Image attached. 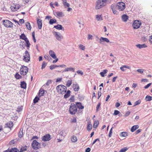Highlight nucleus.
<instances>
[{
	"label": "nucleus",
	"mask_w": 152,
	"mask_h": 152,
	"mask_svg": "<svg viewBox=\"0 0 152 152\" xmlns=\"http://www.w3.org/2000/svg\"><path fill=\"white\" fill-rule=\"evenodd\" d=\"M111 0H98L96 3L95 8L96 10L99 9L110 3Z\"/></svg>",
	"instance_id": "f257e3e1"
},
{
	"label": "nucleus",
	"mask_w": 152,
	"mask_h": 152,
	"mask_svg": "<svg viewBox=\"0 0 152 152\" xmlns=\"http://www.w3.org/2000/svg\"><path fill=\"white\" fill-rule=\"evenodd\" d=\"M56 90L57 92L59 94H64L66 91L67 88L66 87L62 85H58L56 87Z\"/></svg>",
	"instance_id": "f03ea898"
},
{
	"label": "nucleus",
	"mask_w": 152,
	"mask_h": 152,
	"mask_svg": "<svg viewBox=\"0 0 152 152\" xmlns=\"http://www.w3.org/2000/svg\"><path fill=\"white\" fill-rule=\"evenodd\" d=\"M69 111L72 115L75 114L77 111V108L76 105L74 103H71L69 108Z\"/></svg>",
	"instance_id": "7ed1b4c3"
},
{
	"label": "nucleus",
	"mask_w": 152,
	"mask_h": 152,
	"mask_svg": "<svg viewBox=\"0 0 152 152\" xmlns=\"http://www.w3.org/2000/svg\"><path fill=\"white\" fill-rule=\"evenodd\" d=\"M115 7L119 11H122L125 8V4L123 2H119L117 3Z\"/></svg>",
	"instance_id": "20e7f679"
},
{
	"label": "nucleus",
	"mask_w": 152,
	"mask_h": 152,
	"mask_svg": "<svg viewBox=\"0 0 152 152\" xmlns=\"http://www.w3.org/2000/svg\"><path fill=\"white\" fill-rule=\"evenodd\" d=\"M28 71V68L25 66H22L20 70V74L23 75H26Z\"/></svg>",
	"instance_id": "39448f33"
},
{
	"label": "nucleus",
	"mask_w": 152,
	"mask_h": 152,
	"mask_svg": "<svg viewBox=\"0 0 152 152\" xmlns=\"http://www.w3.org/2000/svg\"><path fill=\"white\" fill-rule=\"evenodd\" d=\"M23 56V60L26 62H28L30 60V56L28 51H25Z\"/></svg>",
	"instance_id": "423d86ee"
},
{
	"label": "nucleus",
	"mask_w": 152,
	"mask_h": 152,
	"mask_svg": "<svg viewBox=\"0 0 152 152\" xmlns=\"http://www.w3.org/2000/svg\"><path fill=\"white\" fill-rule=\"evenodd\" d=\"M3 24L7 28H12L13 26V23L8 20H3Z\"/></svg>",
	"instance_id": "0eeeda50"
},
{
	"label": "nucleus",
	"mask_w": 152,
	"mask_h": 152,
	"mask_svg": "<svg viewBox=\"0 0 152 152\" xmlns=\"http://www.w3.org/2000/svg\"><path fill=\"white\" fill-rule=\"evenodd\" d=\"M21 7L19 4H13L10 7V8L11 10L13 12H15L17 11Z\"/></svg>",
	"instance_id": "6e6552de"
},
{
	"label": "nucleus",
	"mask_w": 152,
	"mask_h": 152,
	"mask_svg": "<svg viewBox=\"0 0 152 152\" xmlns=\"http://www.w3.org/2000/svg\"><path fill=\"white\" fill-rule=\"evenodd\" d=\"M141 24V22L140 21L135 20L133 24V26L134 28L137 29L140 27Z\"/></svg>",
	"instance_id": "1a4fd4ad"
},
{
	"label": "nucleus",
	"mask_w": 152,
	"mask_h": 152,
	"mask_svg": "<svg viewBox=\"0 0 152 152\" xmlns=\"http://www.w3.org/2000/svg\"><path fill=\"white\" fill-rule=\"evenodd\" d=\"M53 34L56 39L58 41H61L63 39V37L59 33L55 32Z\"/></svg>",
	"instance_id": "9d476101"
},
{
	"label": "nucleus",
	"mask_w": 152,
	"mask_h": 152,
	"mask_svg": "<svg viewBox=\"0 0 152 152\" xmlns=\"http://www.w3.org/2000/svg\"><path fill=\"white\" fill-rule=\"evenodd\" d=\"M33 148L35 149H38L40 146V144L36 140H34L32 144Z\"/></svg>",
	"instance_id": "9b49d317"
},
{
	"label": "nucleus",
	"mask_w": 152,
	"mask_h": 152,
	"mask_svg": "<svg viewBox=\"0 0 152 152\" xmlns=\"http://www.w3.org/2000/svg\"><path fill=\"white\" fill-rule=\"evenodd\" d=\"M50 135L49 134L43 136L42 138V140L44 141H48L51 139Z\"/></svg>",
	"instance_id": "f8f14e48"
},
{
	"label": "nucleus",
	"mask_w": 152,
	"mask_h": 152,
	"mask_svg": "<svg viewBox=\"0 0 152 152\" xmlns=\"http://www.w3.org/2000/svg\"><path fill=\"white\" fill-rule=\"evenodd\" d=\"M54 14L57 17H63L64 16V13L62 12H56Z\"/></svg>",
	"instance_id": "ddd939ff"
},
{
	"label": "nucleus",
	"mask_w": 152,
	"mask_h": 152,
	"mask_svg": "<svg viewBox=\"0 0 152 152\" xmlns=\"http://www.w3.org/2000/svg\"><path fill=\"white\" fill-rule=\"evenodd\" d=\"M72 88L75 91H78L79 90V87L78 84L76 83H74L72 85Z\"/></svg>",
	"instance_id": "4468645a"
},
{
	"label": "nucleus",
	"mask_w": 152,
	"mask_h": 152,
	"mask_svg": "<svg viewBox=\"0 0 152 152\" xmlns=\"http://www.w3.org/2000/svg\"><path fill=\"white\" fill-rule=\"evenodd\" d=\"M78 109H83L84 108V107L82 105V104L81 102H77L76 103V104H75Z\"/></svg>",
	"instance_id": "2eb2a0df"
},
{
	"label": "nucleus",
	"mask_w": 152,
	"mask_h": 152,
	"mask_svg": "<svg viewBox=\"0 0 152 152\" xmlns=\"http://www.w3.org/2000/svg\"><path fill=\"white\" fill-rule=\"evenodd\" d=\"M37 24L38 26V28L41 29L42 26V21L40 19H37Z\"/></svg>",
	"instance_id": "dca6fc26"
},
{
	"label": "nucleus",
	"mask_w": 152,
	"mask_h": 152,
	"mask_svg": "<svg viewBox=\"0 0 152 152\" xmlns=\"http://www.w3.org/2000/svg\"><path fill=\"white\" fill-rule=\"evenodd\" d=\"M125 68L130 69L131 67L130 66L126 65H122L120 67V69L123 72H124L126 71V69Z\"/></svg>",
	"instance_id": "f3484780"
},
{
	"label": "nucleus",
	"mask_w": 152,
	"mask_h": 152,
	"mask_svg": "<svg viewBox=\"0 0 152 152\" xmlns=\"http://www.w3.org/2000/svg\"><path fill=\"white\" fill-rule=\"evenodd\" d=\"M45 91L42 88H41L39 91L38 96L39 97L44 96Z\"/></svg>",
	"instance_id": "a211bd4d"
},
{
	"label": "nucleus",
	"mask_w": 152,
	"mask_h": 152,
	"mask_svg": "<svg viewBox=\"0 0 152 152\" xmlns=\"http://www.w3.org/2000/svg\"><path fill=\"white\" fill-rule=\"evenodd\" d=\"M136 46L137 47L140 49L145 48L147 47V46L145 44H138L136 45Z\"/></svg>",
	"instance_id": "6ab92c4d"
},
{
	"label": "nucleus",
	"mask_w": 152,
	"mask_h": 152,
	"mask_svg": "<svg viewBox=\"0 0 152 152\" xmlns=\"http://www.w3.org/2000/svg\"><path fill=\"white\" fill-rule=\"evenodd\" d=\"M49 54L50 56L54 59L56 58V56L54 52L52 50H50L49 51Z\"/></svg>",
	"instance_id": "aec40b11"
},
{
	"label": "nucleus",
	"mask_w": 152,
	"mask_h": 152,
	"mask_svg": "<svg viewBox=\"0 0 152 152\" xmlns=\"http://www.w3.org/2000/svg\"><path fill=\"white\" fill-rule=\"evenodd\" d=\"M54 5L56 7H58L59 5L58 2H55L54 3H53L52 2H51L50 3V5L52 8H54L55 7L54 6Z\"/></svg>",
	"instance_id": "412c9836"
},
{
	"label": "nucleus",
	"mask_w": 152,
	"mask_h": 152,
	"mask_svg": "<svg viewBox=\"0 0 152 152\" xmlns=\"http://www.w3.org/2000/svg\"><path fill=\"white\" fill-rule=\"evenodd\" d=\"M54 28H55L59 30H64V28L62 27V25L60 24H58L56 26H55L54 27Z\"/></svg>",
	"instance_id": "4be33fe9"
},
{
	"label": "nucleus",
	"mask_w": 152,
	"mask_h": 152,
	"mask_svg": "<svg viewBox=\"0 0 152 152\" xmlns=\"http://www.w3.org/2000/svg\"><path fill=\"white\" fill-rule=\"evenodd\" d=\"M28 149V147L27 146H22L19 152H24V151H27Z\"/></svg>",
	"instance_id": "5701e85b"
},
{
	"label": "nucleus",
	"mask_w": 152,
	"mask_h": 152,
	"mask_svg": "<svg viewBox=\"0 0 152 152\" xmlns=\"http://www.w3.org/2000/svg\"><path fill=\"white\" fill-rule=\"evenodd\" d=\"M25 41L26 43V46L27 47V49L28 50H29L30 48V46L31 45V44L28 39L26 40H25Z\"/></svg>",
	"instance_id": "b1692460"
},
{
	"label": "nucleus",
	"mask_w": 152,
	"mask_h": 152,
	"mask_svg": "<svg viewBox=\"0 0 152 152\" xmlns=\"http://www.w3.org/2000/svg\"><path fill=\"white\" fill-rule=\"evenodd\" d=\"M139 127V126L137 125H134L132 126L131 129V131L132 132H134L137 129H138Z\"/></svg>",
	"instance_id": "393cba45"
},
{
	"label": "nucleus",
	"mask_w": 152,
	"mask_h": 152,
	"mask_svg": "<svg viewBox=\"0 0 152 152\" xmlns=\"http://www.w3.org/2000/svg\"><path fill=\"white\" fill-rule=\"evenodd\" d=\"M99 40L101 42L105 41L106 42H110L109 40L108 39L106 38L103 37H102L100 38Z\"/></svg>",
	"instance_id": "a878e982"
},
{
	"label": "nucleus",
	"mask_w": 152,
	"mask_h": 152,
	"mask_svg": "<svg viewBox=\"0 0 152 152\" xmlns=\"http://www.w3.org/2000/svg\"><path fill=\"white\" fill-rule=\"evenodd\" d=\"M21 87L23 89H26V84L24 81L21 82L20 83Z\"/></svg>",
	"instance_id": "bb28decb"
},
{
	"label": "nucleus",
	"mask_w": 152,
	"mask_h": 152,
	"mask_svg": "<svg viewBox=\"0 0 152 152\" xmlns=\"http://www.w3.org/2000/svg\"><path fill=\"white\" fill-rule=\"evenodd\" d=\"M59 134L61 136L64 137L66 135V132L65 130H62L60 132Z\"/></svg>",
	"instance_id": "cd10ccee"
},
{
	"label": "nucleus",
	"mask_w": 152,
	"mask_h": 152,
	"mask_svg": "<svg viewBox=\"0 0 152 152\" xmlns=\"http://www.w3.org/2000/svg\"><path fill=\"white\" fill-rule=\"evenodd\" d=\"M75 69L72 67L67 68L64 69L63 72H68L69 71H72L74 72Z\"/></svg>",
	"instance_id": "c85d7f7f"
},
{
	"label": "nucleus",
	"mask_w": 152,
	"mask_h": 152,
	"mask_svg": "<svg viewBox=\"0 0 152 152\" xmlns=\"http://www.w3.org/2000/svg\"><path fill=\"white\" fill-rule=\"evenodd\" d=\"M111 8L114 14H116L117 13V11L115 10V9L116 8L115 7H114V5L112 4L111 6Z\"/></svg>",
	"instance_id": "c756f323"
},
{
	"label": "nucleus",
	"mask_w": 152,
	"mask_h": 152,
	"mask_svg": "<svg viewBox=\"0 0 152 152\" xmlns=\"http://www.w3.org/2000/svg\"><path fill=\"white\" fill-rule=\"evenodd\" d=\"M77 138L76 136L73 135L72 137L71 138V140L72 142H76L77 141Z\"/></svg>",
	"instance_id": "7c9ffc66"
},
{
	"label": "nucleus",
	"mask_w": 152,
	"mask_h": 152,
	"mask_svg": "<svg viewBox=\"0 0 152 152\" xmlns=\"http://www.w3.org/2000/svg\"><path fill=\"white\" fill-rule=\"evenodd\" d=\"M72 83V80L71 79L68 80L66 82V86L69 87L71 85Z\"/></svg>",
	"instance_id": "2f4dec72"
},
{
	"label": "nucleus",
	"mask_w": 152,
	"mask_h": 152,
	"mask_svg": "<svg viewBox=\"0 0 152 152\" xmlns=\"http://www.w3.org/2000/svg\"><path fill=\"white\" fill-rule=\"evenodd\" d=\"M6 125L8 127L11 128L12 127L13 124L12 122L10 121Z\"/></svg>",
	"instance_id": "473e14b6"
},
{
	"label": "nucleus",
	"mask_w": 152,
	"mask_h": 152,
	"mask_svg": "<svg viewBox=\"0 0 152 152\" xmlns=\"http://www.w3.org/2000/svg\"><path fill=\"white\" fill-rule=\"evenodd\" d=\"M20 39L23 40L25 41L27 39V38L26 37L24 34H22L20 36Z\"/></svg>",
	"instance_id": "72a5a7b5"
},
{
	"label": "nucleus",
	"mask_w": 152,
	"mask_h": 152,
	"mask_svg": "<svg viewBox=\"0 0 152 152\" xmlns=\"http://www.w3.org/2000/svg\"><path fill=\"white\" fill-rule=\"evenodd\" d=\"M71 92L70 90L67 91L66 93L64 95V97L65 99H66L69 97L70 96V94Z\"/></svg>",
	"instance_id": "f704fd0d"
},
{
	"label": "nucleus",
	"mask_w": 152,
	"mask_h": 152,
	"mask_svg": "<svg viewBox=\"0 0 152 152\" xmlns=\"http://www.w3.org/2000/svg\"><path fill=\"white\" fill-rule=\"evenodd\" d=\"M120 136L121 137H126L128 136V133L127 132H123L120 134Z\"/></svg>",
	"instance_id": "c9c22d12"
},
{
	"label": "nucleus",
	"mask_w": 152,
	"mask_h": 152,
	"mask_svg": "<svg viewBox=\"0 0 152 152\" xmlns=\"http://www.w3.org/2000/svg\"><path fill=\"white\" fill-rule=\"evenodd\" d=\"M122 18L124 21L126 22L128 19V16L125 15H124L122 16Z\"/></svg>",
	"instance_id": "e433bc0d"
},
{
	"label": "nucleus",
	"mask_w": 152,
	"mask_h": 152,
	"mask_svg": "<svg viewBox=\"0 0 152 152\" xmlns=\"http://www.w3.org/2000/svg\"><path fill=\"white\" fill-rule=\"evenodd\" d=\"M10 152H19V150L16 148H12L9 149Z\"/></svg>",
	"instance_id": "4c0bfd02"
},
{
	"label": "nucleus",
	"mask_w": 152,
	"mask_h": 152,
	"mask_svg": "<svg viewBox=\"0 0 152 152\" xmlns=\"http://www.w3.org/2000/svg\"><path fill=\"white\" fill-rule=\"evenodd\" d=\"M63 4L65 8L69 7L70 6L69 4L67 2L66 0V1L63 2Z\"/></svg>",
	"instance_id": "58836bf2"
},
{
	"label": "nucleus",
	"mask_w": 152,
	"mask_h": 152,
	"mask_svg": "<svg viewBox=\"0 0 152 152\" xmlns=\"http://www.w3.org/2000/svg\"><path fill=\"white\" fill-rule=\"evenodd\" d=\"M92 126L91 124L90 123L88 124L87 126V129L88 131L91 130L92 129Z\"/></svg>",
	"instance_id": "ea45409f"
},
{
	"label": "nucleus",
	"mask_w": 152,
	"mask_h": 152,
	"mask_svg": "<svg viewBox=\"0 0 152 152\" xmlns=\"http://www.w3.org/2000/svg\"><path fill=\"white\" fill-rule=\"evenodd\" d=\"M96 18L98 21L101 20H102V15H96Z\"/></svg>",
	"instance_id": "a19ab883"
},
{
	"label": "nucleus",
	"mask_w": 152,
	"mask_h": 152,
	"mask_svg": "<svg viewBox=\"0 0 152 152\" xmlns=\"http://www.w3.org/2000/svg\"><path fill=\"white\" fill-rule=\"evenodd\" d=\"M26 25L28 30H30L31 29V27L30 24L29 22H27L26 23Z\"/></svg>",
	"instance_id": "79ce46f5"
},
{
	"label": "nucleus",
	"mask_w": 152,
	"mask_h": 152,
	"mask_svg": "<svg viewBox=\"0 0 152 152\" xmlns=\"http://www.w3.org/2000/svg\"><path fill=\"white\" fill-rule=\"evenodd\" d=\"M15 77L16 79H19L22 78V76L18 72L16 73Z\"/></svg>",
	"instance_id": "37998d69"
},
{
	"label": "nucleus",
	"mask_w": 152,
	"mask_h": 152,
	"mask_svg": "<svg viewBox=\"0 0 152 152\" xmlns=\"http://www.w3.org/2000/svg\"><path fill=\"white\" fill-rule=\"evenodd\" d=\"M23 136V130L22 129L21 130V129H20V132H19L18 133V137L20 138H21Z\"/></svg>",
	"instance_id": "c03bdc74"
},
{
	"label": "nucleus",
	"mask_w": 152,
	"mask_h": 152,
	"mask_svg": "<svg viewBox=\"0 0 152 152\" xmlns=\"http://www.w3.org/2000/svg\"><path fill=\"white\" fill-rule=\"evenodd\" d=\"M145 100L147 102L150 101L152 100V96L147 95L145 97Z\"/></svg>",
	"instance_id": "a18cd8bd"
},
{
	"label": "nucleus",
	"mask_w": 152,
	"mask_h": 152,
	"mask_svg": "<svg viewBox=\"0 0 152 152\" xmlns=\"http://www.w3.org/2000/svg\"><path fill=\"white\" fill-rule=\"evenodd\" d=\"M107 71H108L107 69H104L103 72H101L100 74L102 77H104V74H106Z\"/></svg>",
	"instance_id": "49530a36"
},
{
	"label": "nucleus",
	"mask_w": 152,
	"mask_h": 152,
	"mask_svg": "<svg viewBox=\"0 0 152 152\" xmlns=\"http://www.w3.org/2000/svg\"><path fill=\"white\" fill-rule=\"evenodd\" d=\"M56 22V20L55 19H51L49 21V23L50 24H53Z\"/></svg>",
	"instance_id": "de8ad7c7"
},
{
	"label": "nucleus",
	"mask_w": 152,
	"mask_h": 152,
	"mask_svg": "<svg viewBox=\"0 0 152 152\" xmlns=\"http://www.w3.org/2000/svg\"><path fill=\"white\" fill-rule=\"evenodd\" d=\"M99 124V122L98 121H96L94 122L93 125V127L94 128H96L98 126Z\"/></svg>",
	"instance_id": "09e8293b"
},
{
	"label": "nucleus",
	"mask_w": 152,
	"mask_h": 152,
	"mask_svg": "<svg viewBox=\"0 0 152 152\" xmlns=\"http://www.w3.org/2000/svg\"><path fill=\"white\" fill-rule=\"evenodd\" d=\"M57 67H58L57 65L54 64L50 66V69L51 70H52Z\"/></svg>",
	"instance_id": "8fccbe9b"
},
{
	"label": "nucleus",
	"mask_w": 152,
	"mask_h": 152,
	"mask_svg": "<svg viewBox=\"0 0 152 152\" xmlns=\"http://www.w3.org/2000/svg\"><path fill=\"white\" fill-rule=\"evenodd\" d=\"M79 48L82 50H85V46L82 45L80 44L79 45Z\"/></svg>",
	"instance_id": "3c124183"
},
{
	"label": "nucleus",
	"mask_w": 152,
	"mask_h": 152,
	"mask_svg": "<svg viewBox=\"0 0 152 152\" xmlns=\"http://www.w3.org/2000/svg\"><path fill=\"white\" fill-rule=\"evenodd\" d=\"M47 64L45 61H43L42 64L41 69H42L45 68L47 65Z\"/></svg>",
	"instance_id": "603ef678"
},
{
	"label": "nucleus",
	"mask_w": 152,
	"mask_h": 152,
	"mask_svg": "<svg viewBox=\"0 0 152 152\" xmlns=\"http://www.w3.org/2000/svg\"><path fill=\"white\" fill-rule=\"evenodd\" d=\"M39 100V97L37 96H36L34 99V103H36L38 102V101Z\"/></svg>",
	"instance_id": "864d4df0"
},
{
	"label": "nucleus",
	"mask_w": 152,
	"mask_h": 152,
	"mask_svg": "<svg viewBox=\"0 0 152 152\" xmlns=\"http://www.w3.org/2000/svg\"><path fill=\"white\" fill-rule=\"evenodd\" d=\"M128 148L126 147L120 150V152H125L128 150Z\"/></svg>",
	"instance_id": "5fc2aeb1"
},
{
	"label": "nucleus",
	"mask_w": 152,
	"mask_h": 152,
	"mask_svg": "<svg viewBox=\"0 0 152 152\" xmlns=\"http://www.w3.org/2000/svg\"><path fill=\"white\" fill-rule=\"evenodd\" d=\"M120 113V112L117 110H115L113 115H117Z\"/></svg>",
	"instance_id": "6e6d98bb"
},
{
	"label": "nucleus",
	"mask_w": 152,
	"mask_h": 152,
	"mask_svg": "<svg viewBox=\"0 0 152 152\" xmlns=\"http://www.w3.org/2000/svg\"><path fill=\"white\" fill-rule=\"evenodd\" d=\"M100 105H101V103L99 102L98 104H97V106H96V111H98L99 110V107L100 106Z\"/></svg>",
	"instance_id": "4d7b16f0"
},
{
	"label": "nucleus",
	"mask_w": 152,
	"mask_h": 152,
	"mask_svg": "<svg viewBox=\"0 0 152 152\" xmlns=\"http://www.w3.org/2000/svg\"><path fill=\"white\" fill-rule=\"evenodd\" d=\"M130 112H129V111H127L126 113L124 116L125 117L128 116L130 115Z\"/></svg>",
	"instance_id": "13d9d810"
},
{
	"label": "nucleus",
	"mask_w": 152,
	"mask_h": 152,
	"mask_svg": "<svg viewBox=\"0 0 152 152\" xmlns=\"http://www.w3.org/2000/svg\"><path fill=\"white\" fill-rule=\"evenodd\" d=\"M15 144V140H11L9 142V144L10 145H12Z\"/></svg>",
	"instance_id": "bf43d9fd"
},
{
	"label": "nucleus",
	"mask_w": 152,
	"mask_h": 152,
	"mask_svg": "<svg viewBox=\"0 0 152 152\" xmlns=\"http://www.w3.org/2000/svg\"><path fill=\"white\" fill-rule=\"evenodd\" d=\"M141 102V101L140 100L136 101L135 103V105H137L140 104Z\"/></svg>",
	"instance_id": "052dcab7"
},
{
	"label": "nucleus",
	"mask_w": 152,
	"mask_h": 152,
	"mask_svg": "<svg viewBox=\"0 0 152 152\" xmlns=\"http://www.w3.org/2000/svg\"><path fill=\"white\" fill-rule=\"evenodd\" d=\"M98 99H99L101 95V92L100 91H98Z\"/></svg>",
	"instance_id": "680f3d73"
},
{
	"label": "nucleus",
	"mask_w": 152,
	"mask_h": 152,
	"mask_svg": "<svg viewBox=\"0 0 152 152\" xmlns=\"http://www.w3.org/2000/svg\"><path fill=\"white\" fill-rule=\"evenodd\" d=\"M44 58L48 60L49 59H50L51 58L48 55H45L44 56Z\"/></svg>",
	"instance_id": "e2e57ef3"
},
{
	"label": "nucleus",
	"mask_w": 152,
	"mask_h": 152,
	"mask_svg": "<svg viewBox=\"0 0 152 152\" xmlns=\"http://www.w3.org/2000/svg\"><path fill=\"white\" fill-rule=\"evenodd\" d=\"M77 72V74H80L81 75H83V72L81 71L80 70H78Z\"/></svg>",
	"instance_id": "0e129e2a"
},
{
	"label": "nucleus",
	"mask_w": 152,
	"mask_h": 152,
	"mask_svg": "<svg viewBox=\"0 0 152 152\" xmlns=\"http://www.w3.org/2000/svg\"><path fill=\"white\" fill-rule=\"evenodd\" d=\"M141 129H139L136 131V132H135V133L136 134H138V133H140V132H141Z\"/></svg>",
	"instance_id": "69168bd1"
},
{
	"label": "nucleus",
	"mask_w": 152,
	"mask_h": 152,
	"mask_svg": "<svg viewBox=\"0 0 152 152\" xmlns=\"http://www.w3.org/2000/svg\"><path fill=\"white\" fill-rule=\"evenodd\" d=\"M51 83H52L51 81L50 80H49L47 81V82L46 83V85L48 86L49 85H50V84Z\"/></svg>",
	"instance_id": "338daca9"
},
{
	"label": "nucleus",
	"mask_w": 152,
	"mask_h": 152,
	"mask_svg": "<svg viewBox=\"0 0 152 152\" xmlns=\"http://www.w3.org/2000/svg\"><path fill=\"white\" fill-rule=\"evenodd\" d=\"M149 41L152 44V35L149 37Z\"/></svg>",
	"instance_id": "774afa93"
}]
</instances>
